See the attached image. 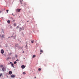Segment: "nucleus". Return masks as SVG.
<instances>
[{"label": "nucleus", "mask_w": 79, "mask_h": 79, "mask_svg": "<svg viewBox=\"0 0 79 79\" xmlns=\"http://www.w3.org/2000/svg\"><path fill=\"white\" fill-rule=\"evenodd\" d=\"M2 70L3 71H6V68H5V67H3L2 69Z\"/></svg>", "instance_id": "nucleus-1"}, {"label": "nucleus", "mask_w": 79, "mask_h": 79, "mask_svg": "<svg viewBox=\"0 0 79 79\" xmlns=\"http://www.w3.org/2000/svg\"><path fill=\"white\" fill-rule=\"evenodd\" d=\"M11 77L12 78L15 77H16V75H11Z\"/></svg>", "instance_id": "nucleus-2"}, {"label": "nucleus", "mask_w": 79, "mask_h": 79, "mask_svg": "<svg viewBox=\"0 0 79 79\" xmlns=\"http://www.w3.org/2000/svg\"><path fill=\"white\" fill-rule=\"evenodd\" d=\"M5 35H2L1 36L2 39H3V38H5Z\"/></svg>", "instance_id": "nucleus-3"}, {"label": "nucleus", "mask_w": 79, "mask_h": 79, "mask_svg": "<svg viewBox=\"0 0 79 79\" xmlns=\"http://www.w3.org/2000/svg\"><path fill=\"white\" fill-rule=\"evenodd\" d=\"M21 68L22 69H24L25 68V66L24 65H23L21 66Z\"/></svg>", "instance_id": "nucleus-4"}, {"label": "nucleus", "mask_w": 79, "mask_h": 79, "mask_svg": "<svg viewBox=\"0 0 79 79\" xmlns=\"http://www.w3.org/2000/svg\"><path fill=\"white\" fill-rule=\"evenodd\" d=\"M21 10V9H17L16 11H17V12H18H18H20V10Z\"/></svg>", "instance_id": "nucleus-5"}, {"label": "nucleus", "mask_w": 79, "mask_h": 79, "mask_svg": "<svg viewBox=\"0 0 79 79\" xmlns=\"http://www.w3.org/2000/svg\"><path fill=\"white\" fill-rule=\"evenodd\" d=\"M1 53H2V54H3V53H4V51H3V50L2 49L1 50Z\"/></svg>", "instance_id": "nucleus-6"}, {"label": "nucleus", "mask_w": 79, "mask_h": 79, "mask_svg": "<svg viewBox=\"0 0 79 79\" xmlns=\"http://www.w3.org/2000/svg\"><path fill=\"white\" fill-rule=\"evenodd\" d=\"M10 63H11V66L12 67H13V68H15V67H14V64H12V63L11 62H10Z\"/></svg>", "instance_id": "nucleus-7"}, {"label": "nucleus", "mask_w": 79, "mask_h": 79, "mask_svg": "<svg viewBox=\"0 0 79 79\" xmlns=\"http://www.w3.org/2000/svg\"><path fill=\"white\" fill-rule=\"evenodd\" d=\"M9 74L10 75L12 74V72L11 71H10L9 72Z\"/></svg>", "instance_id": "nucleus-8"}, {"label": "nucleus", "mask_w": 79, "mask_h": 79, "mask_svg": "<svg viewBox=\"0 0 79 79\" xmlns=\"http://www.w3.org/2000/svg\"><path fill=\"white\" fill-rule=\"evenodd\" d=\"M23 0H20V2L21 4H23Z\"/></svg>", "instance_id": "nucleus-9"}, {"label": "nucleus", "mask_w": 79, "mask_h": 79, "mask_svg": "<svg viewBox=\"0 0 79 79\" xmlns=\"http://www.w3.org/2000/svg\"><path fill=\"white\" fill-rule=\"evenodd\" d=\"M40 52H41V53H43L44 52V51L42 50V49H40Z\"/></svg>", "instance_id": "nucleus-10"}, {"label": "nucleus", "mask_w": 79, "mask_h": 79, "mask_svg": "<svg viewBox=\"0 0 79 79\" xmlns=\"http://www.w3.org/2000/svg\"><path fill=\"white\" fill-rule=\"evenodd\" d=\"M7 23H9V24H10V20H8L7 21Z\"/></svg>", "instance_id": "nucleus-11"}, {"label": "nucleus", "mask_w": 79, "mask_h": 79, "mask_svg": "<svg viewBox=\"0 0 79 79\" xmlns=\"http://www.w3.org/2000/svg\"><path fill=\"white\" fill-rule=\"evenodd\" d=\"M35 55H34L32 56V58H35Z\"/></svg>", "instance_id": "nucleus-12"}, {"label": "nucleus", "mask_w": 79, "mask_h": 79, "mask_svg": "<svg viewBox=\"0 0 79 79\" xmlns=\"http://www.w3.org/2000/svg\"><path fill=\"white\" fill-rule=\"evenodd\" d=\"M17 63V62H16V61H15L14 62V64H16Z\"/></svg>", "instance_id": "nucleus-13"}, {"label": "nucleus", "mask_w": 79, "mask_h": 79, "mask_svg": "<svg viewBox=\"0 0 79 79\" xmlns=\"http://www.w3.org/2000/svg\"><path fill=\"white\" fill-rule=\"evenodd\" d=\"M14 26H16V23H14Z\"/></svg>", "instance_id": "nucleus-14"}, {"label": "nucleus", "mask_w": 79, "mask_h": 79, "mask_svg": "<svg viewBox=\"0 0 79 79\" xmlns=\"http://www.w3.org/2000/svg\"><path fill=\"white\" fill-rule=\"evenodd\" d=\"M38 70H39V71H41V69H40V68H39V69H38Z\"/></svg>", "instance_id": "nucleus-15"}, {"label": "nucleus", "mask_w": 79, "mask_h": 79, "mask_svg": "<svg viewBox=\"0 0 79 79\" xmlns=\"http://www.w3.org/2000/svg\"><path fill=\"white\" fill-rule=\"evenodd\" d=\"M1 76H3V75H2V73L0 74V77H1Z\"/></svg>", "instance_id": "nucleus-16"}, {"label": "nucleus", "mask_w": 79, "mask_h": 79, "mask_svg": "<svg viewBox=\"0 0 79 79\" xmlns=\"http://www.w3.org/2000/svg\"><path fill=\"white\" fill-rule=\"evenodd\" d=\"M10 29H13V27H12V26H10Z\"/></svg>", "instance_id": "nucleus-17"}, {"label": "nucleus", "mask_w": 79, "mask_h": 79, "mask_svg": "<svg viewBox=\"0 0 79 79\" xmlns=\"http://www.w3.org/2000/svg\"><path fill=\"white\" fill-rule=\"evenodd\" d=\"M34 40L31 41V43H32V44H33V43H34Z\"/></svg>", "instance_id": "nucleus-18"}, {"label": "nucleus", "mask_w": 79, "mask_h": 79, "mask_svg": "<svg viewBox=\"0 0 79 79\" xmlns=\"http://www.w3.org/2000/svg\"><path fill=\"white\" fill-rule=\"evenodd\" d=\"M23 74H26V73H25V72H23Z\"/></svg>", "instance_id": "nucleus-19"}, {"label": "nucleus", "mask_w": 79, "mask_h": 79, "mask_svg": "<svg viewBox=\"0 0 79 79\" xmlns=\"http://www.w3.org/2000/svg\"><path fill=\"white\" fill-rule=\"evenodd\" d=\"M0 66H1V68H2V67H3V65H0Z\"/></svg>", "instance_id": "nucleus-20"}, {"label": "nucleus", "mask_w": 79, "mask_h": 79, "mask_svg": "<svg viewBox=\"0 0 79 79\" xmlns=\"http://www.w3.org/2000/svg\"><path fill=\"white\" fill-rule=\"evenodd\" d=\"M19 28V26H17L16 27L17 29H18Z\"/></svg>", "instance_id": "nucleus-21"}, {"label": "nucleus", "mask_w": 79, "mask_h": 79, "mask_svg": "<svg viewBox=\"0 0 79 79\" xmlns=\"http://www.w3.org/2000/svg\"><path fill=\"white\" fill-rule=\"evenodd\" d=\"M9 11V10H6L7 13H8Z\"/></svg>", "instance_id": "nucleus-22"}, {"label": "nucleus", "mask_w": 79, "mask_h": 79, "mask_svg": "<svg viewBox=\"0 0 79 79\" xmlns=\"http://www.w3.org/2000/svg\"><path fill=\"white\" fill-rule=\"evenodd\" d=\"M15 58H17L18 57V56H17V55H16L15 56Z\"/></svg>", "instance_id": "nucleus-23"}, {"label": "nucleus", "mask_w": 79, "mask_h": 79, "mask_svg": "<svg viewBox=\"0 0 79 79\" xmlns=\"http://www.w3.org/2000/svg\"><path fill=\"white\" fill-rule=\"evenodd\" d=\"M13 37V36H11L10 37V38Z\"/></svg>", "instance_id": "nucleus-24"}, {"label": "nucleus", "mask_w": 79, "mask_h": 79, "mask_svg": "<svg viewBox=\"0 0 79 79\" xmlns=\"http://www.w3.org/2000/svg\"><path fill=\"white\" fill-rule=\"evenodd\" d=\"M16 61H19V60L17 59V60H16Z\"/></svg>", "instance_id": "nucleus-25"}, {"label": "nucleus", "mask_w": 79, "mask_h": 79, "mask_svg": "<svg viewBox=\"0 0 79 79\" xmlns=\"http://www.w3.org/2000/svg\"><path fill=\"white\" fill-rule=\"evenodd\" d=\"M8 39H9V38H11V37H8Z\"/></svg>", "instance_id": "nucleus-26"}, {"label": "nucleus", "mask_w": 79, "mask_h": 79, "mask_svg": "<svg viewBox=\"0 0 79 79\" xmlns=\"http://www.w3.org/2000/svg\"><path fill=\"white\" fill-rule=\"evenodd\" d=\"M23 53H24V51H23Z\"/></svg>", "instance_id": "nucleus-27"}, {"label": "nucleus", "mask_w": 79, "mask_h": 79, "mask_svg": "<svg viewBox=\"0 0 79 79\" xmlns=\"http://www.w3.org/2000/svg\"><path fill=\"white\" fill-rule=\"evenodd\" d=\"M40 55H41V54H42V53L40 52Z\"/></svg>", "instance_id": "nucleus-28"}, {"label": "nucleus", "mask_w": 79, "mask_h": 79, "mask_svg": "<svg viewBox=\"0 0 79 79\" xmlns=\"http://www.w3.org/2000/svg\"><path fill=\"white\" fill-rule=\"evenodd\" d=\"M35 78H36V77H35Z\"/></svg>", "instance_id": "nucleus-29"}, {"label": "nucleus", "mask_w": 79, "mask_h": 79, "mask_svg": "<svg viewBox=\"0 0 79 79\" xmlns=\"http://www.w3.org/2000/svg\"><path fill=\"white\" fill-rule=\"evenodd\" d=\"M28 8H29V7H28Z\"/></svg>", "instance_id": "nucleus-30"}, {"label": "nucleus", "mask_w": 79, "mask_h": 79, "mask_svg": "<svg viewBox=\"0 0 79 79\" xmlns=\"http://www.w3.org/2000/svg\"><path fill=\"white\" fill-rule=\"evenodd\" d=\"M26 47H27V45H26Z\"/></svg>", "instance_id": "nucleus-31"}, {"label": "nucleus", "mask_w": 79, "mask_h": 79, "mask_svg": "<svg viewBox=\"0 0 79 79\" xmlns=\"http://www.w3.org/2000/svg\"><path fill=\"white\" fill-rule=\"evenodd\" d=\"M12 15H13V14H12Z\"/></svg>", "instance_id": "nucleus-32"}, {"label": "nucleus", "mask_w": 79, "mask_h": 79, "mask_svg": "<svg viewBox=\"0 0 79 79\" xmlns=\"http://www.w3.org/2000/svg\"><path fill=\"white\" fill-rule=\"evenodd\" d=\"M13 16H15V15H13Z\"/></svg>", "instance_id": "nucleus-33"}, {"label": "nucleus", "mask_w": 79, "mask_h": 79, "mask_svg": "<svg viewBox=\"0 0 79 79\" xmlns=\"http://www.w3.org/2000/svg\"><path fill=\"white\" fill-rule=\"evenodd\" d=\"M27 22H29V21H27Z\"/></svg>", "instance_id": "nucleus-34"}, {"label": "nucleus", "mask_w": 79, "mask_h": 79, "mask_svg": "<svg viewBox=\"0 0 79 79\" xmlns=\"http://www.w3.org/2000/svg\"><path fill=\"white\" fill-rule=\"evenodd\" d=\"M20 29H21V28H20Z\"/></svg>", "instance_id": "nucleus-35"}, {"label": "nucleus", "mask_w": 79, "mask_h": 79, "mask_svg": "<svg viewBox=\"0 0 79 79\" xmlns=\"http://www.w3.org/2000/svg\"><path fill=\"white\" fill-rule=\"evenodd\" d=\"M25 5H26V4H25Z\"/></svg>", "instance_id": "nucleus-36"}, {"label": "nucleus", "mask_w": 79, "mask_h": 79, "mask_svg": "<svg viewBox=\"0 0 79 79\" xmlns=\"http://www.w3.org/2000/svg\"><path fill=\"white\" fill-rule=\"evenodd\" d=\"M20 79H21V78H20Z\"/></svg>", "instance_id": "nucleus-37"}, {"label": "nucleus", "mask_w": 79, "mask_h": 79, "mask_svg": "<svg viewBox=\"0 0 79 79\" xmlns=\"http://www.w3.org/2000/svg\"><path fill=\"white\" fill-rule=\"evenodd\" d=\"M19 17L20 18V17Z\"/></svg>", "instance_id": "nucleus-38"}]
</instances>
